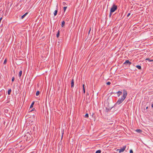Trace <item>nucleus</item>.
I'll list each match as a JSON object with an SVG mask.
<instances>
[{
	"label": "nucleus",
	"instance_id": "obj_1",
	"mask_svg": "<svg viewBox=\"0 0 153 153\" xmlns=\"http://www.w3.org/2000/svg\"><path fill=\"white\" fill-rule=\"evenodd\" d=\"M127 95V92L126 90H123V95L121 98H119L116 102L115 105H119L122 103L125 99Z\"/></svg>",
	"mask_w": 153,
	"mask_h": 153
},
{
	"label": "nucleus",
	"instance_id": "obj_2",
	"mask_svg": "<svg viewBox=\"0 0 153 153\" xmlns=\"http://www.w3.org/2000/svg\"><path fill=\"white\" fill-rule=\"evenodd\" d=\"M117 9V6L114 4H113L110 10L111 13H113Z\"/></svg>",
	"mask_w": 153,
	"mask_h": 153
},
{
	"label": "nucleus",
	"instance_id": "obj_3",
	"mask_svg": "<svg viewBox=\"0 0 153 153\" xmlns=\"http://www.w3.org/2000/svg\"><path fill=\"white\" fill-rule=\"evenodd\" d=\"M126 148V146H124L123 147V148H121L120 149H118L117 150H119V152L121 153L122 152H123L125 150Z\"/></svg>",
	"mask_w": 153,
	"mask_h": 153
},
{
	"label": "nucleus",
	"instance_id": "obj_4",
	"mask_svg": "<svg viewBox=\"0 0 153 153\" xmlns=\"http://www.w3.org/2000/svg\"><path fill=\"white\" fill-rule=\"evenodd\" d=\"M129 64V65H130L131 64V62H130L129 60H126L123 63V64L125 65L126 64Z\"/></svg>",
	"mask_w": 153,
	"mask_h": 153
},
{
	"label": "nucleus",
	"instance_id": "obj_5",
	"mask_svg": "<svg viewBox=\"0 0 153 153\" xmlns=\"http://www.w3.org/2000/svg\"><path fill=\"white\" fill-rule=\"evenodd\" d=\"M74 79H73L71 81V88L74 87Z\"/></svg>",
	"mask_w": 153,
	"mask_h": 153
},
{
	"label": "nucleus",
	"instance_id": "obj_6",
	"mask_svg": "<svg viewBox=\"0 0 153 153\" xmlns=\"http://www.w3.org/2000/svg\"><path fill=\"white\" fill-rule=\"evenodd\" d=\"M122 92L120 91H118L116 93V94H117V96L118 97H119L120 96V95L122 94Z\"/></svg>",
	"mask_w": 153,
	"mask_h": 153
},
{
	"label": "nucleus",
	"instance_id": "obj_7",
	"mask_svg": "<svg viewBox=\"0 0 153 153\" xmlns=\"http://www.w3.org/2000/svg\"><path fill=\"white\" fill-rule=\"evenodd\" d=\"M27 13H26L21 16V19H23L27 14Z\"/></svg>",
	"mask_w": 153,
	"mask_h": 153
},
{
	"label": "nucleus",
	"instance_id": "obj_8",
	"mask_svg": "<svg viewBox=\"0 0 153 153\" xmlns=\"http://www.w3.org/2000/svg\"><path fill=\"white\" fill-rule=\"evenodd\" d=\"M58 10H56L54 13V16H56Z\"/></svg>",
	"mask_w": 153,
	"mask_h": 153
},
{
	"label": "nucleus",
	"instance_id": "obj_9",
	"mask_svg": "<svg viewBox=\"0 0 153 153\" xmlns=\"http://www.w3.org/2000/svg\"><path fill=\"white\" fill-rule=\"evenodd\" d=\"M136 67L137 68L141 70V67L140 65H137L136 66Z\"/></svg>",
	"mask_w": 153,
	"mask_h": 153
},
{
	"label": "nucleus",
	"instance_id": "obj_10",
	"mask_svg": "<svg viewBox=\"0 0 153 153\" xmlns=\"http://www.w3.org/2000/svg\"><path fill=\"white\" fill-rule=\"evenodd\" d=\"M65 22L64 21H62V22L61 26L62 27H63L65 25Z\"/></svg>",
	"mask_w": 153,
	"mask_h": 153
},
{
	"label": "nucleus",
	"instance_id": "obj_11",
	"mask_svg": "<svg viewBox=\"0 0 153 153\" xmlns=\"http://www.w3.org/2000/svg\"><path fill=\"white\" fill-rule=\"evenodd\" d=\"M11 91V89H9L8 90L7 92L8 94L9 95L10 94V93Z\"/></svg>",
	"mask_w": 153,
	"mask_h": 153
},
{
	"label": "nucleus",
	"instance_id": "obj_12",
	"mask_svg": "<svg viewBox=\"0 0 153 153\" xmlns=\"http://www.w3.org/2000/svg\"><path fill=\"white\" fill-rule=\"evenodd\" d=\"M136 131L138 133H141L142 131L140 129H137Z\"/></svg>",
	"mask_w": 153,
	"mask_h": 153
},
{
	"label": "nucleus",
	"instance_id": "obj_13",
	"mask_svg": "<svg viewBox=\"0 0 153 153\" xmlns=\"http://www.w3.org/2000/svg\"><path fill=\"white\" fill-rule=\"evenodd\" d=\"M22 73V71H20L19 73V77H20L21 76Z\"/></svg>",
	"mask_w": 153,
	"mask_h": 153
},
{
	"label": "nucleus",
	"instance_id": "obj_14",
	"mask_svg": "<svg viewBox=\"0 0 153 153\" xmlns=\"http://www.w3.org/2000/svg\"><path fill=\"white\" fill-rule=\"evenodd\" d=\"M83 93L84 94L85 93V88L84 87V84L83 85Z\"/></svg>",
	"mask_w": 153,
	"mask_h": 153
},
{
	"label": "nucleus",
	"instance_id": "obj_15",
	"mask_svg": "<svg viewBox=\"0 0 153 153\" xmlns=\"http://www.w3.org/2000/svg\"><path fill=\"white\" fill-rule=\"evenodd\" d=\"M59 30H58V32L57 33V35H56V36L57 38H58L59 37Z\"/></svg>",
	"mask_w": 153,
	"mask_h": 153
},
{
	"label": "nucleus",
	"instance_id": "obj_16",
	"mask_svg": "<svg viewBox=\"0 0 153 153\" xmlns=\"http://www.w3.org/2000/svg\"><path fill=\"white\" fill-rule=\"evenodd\" d=\"M34 102H32V103L31 105L30 106V108H32L33 107V105H34Z\"/></svg>",
	"mask_w": 153,
	"mask_h": 153
},
{
	"label": "nucleus",
	"instance_id": "obj_17",
	"mask_svg": "<svg viewBox=\"0 0 153 153\" xmlns=\"http://www.w3.org/2000/svg\"><path fill=\"white\" fill-rule=\"evenodd\" d=\"M39 93H40L39 91H37L36 92V96H38L39 95Z\"/></svg>",
	"mask_w": 153,
	"mask_h": 153
},
{
	"label": "nucleus",
	"instance_id": "obj_18",
	"mask_svg": "<svg viewBox=\"0 0 153 153\" xmlns=\"http://www.w3.org/2000/svg\"><path fill=\"white\" fill-rule=\"evenodd\" d=\"M101 151L100 150L97 151L95 153H101Z\"/></svg>",
	"mask_w": 153,
	"mask_h": 153
},
{
	"label": "nucleus",
	"instance_id": "obj_19",
	"mask_svg": "<svg viewBox=\"0 0 153 153\" xmlns=\"http://www.w3.org/2000/svg\"><path fill=\"white\" fill-rule=\"evenodd\" d=\"M146 60H148L149 62H152L153 61V60H150L149 58H147L146 59Z\"/></svg>",
	"mask_w": 153,
	"mask_h": 153
},
{
	"label": "nucleus",
	"instance_id": "obj_20",
	"mask_svg": "<svg viewBox=\"0 0 153 153\" xmlns=\"http://www.w3.org/2000/svg\"><path fill=\"white\" fill-rule=\"evenodd\" d=\"M85 117L86 118L88 117V114L87 113L85 115Z\"/></svg>",
	"mask_w": 153,
	"mask_h": 153
},
{
	"label": "nucleus",
	"instance_id": "obj_21",
	"mask_svg": "<svg viewBox=\"0 0 153 153\" xmlns=\"http://www.w3.org/2000/svg\"><path fill=\"white\" fill-rule=\"evenodd\" d=\"M33 123L34 122L33 121L30 120L29 121V123L31 124H33Z\"/></svg>",
	"mask_w": 153,
	"mask_h": 153
},
{
	"label": "nucleus",
	"instance_id": "obj_22",
	"mask_svg": "<svg viewBox=\"0 0 153 153\" xmlns=\"http://www.w3.org/2000/svg\"><path fill=\"white\" fill-rule=\"evenodd\" d=\"M7 63V59H5L4 61V63H3V64H6Z\"/></svg>",
	"mask_w": 153,
	"mask_h": 153
},
{
	"label": "nucleus",
	"instance_id": "obj_23",
	"mask_svg": "<svg viewBox=\"0 0 153 153\" xmlns=\"http://www.w3.org/2000/svg\"><path fill=\"white\" fill-rule=\"evenodd\" d=\"M14 80H15V78L14 77H12V82H13L14 81Z\"/></svg>",
	"mask_w": 153,
	"mask_h": 153
},
{
	"label": "nucleus",
	"instance_id": "obj_24",
	"mask_svg": "<svg viewBox=\"0 0 153 153\" xmlns=\"http://www.w3.org/2000/svg\"><path fill=\"white\" fill-rule=\"evenodd\" d=\"M67 7H64L63 9H64V11H65V10H66V9H67Z\"/></svg>",
	"mask_w": 153,
	"mask_h": 153
},
{
	"label": "nucleus",
	"instance_id": "obj_25",
	"mask_svg": "<svg viewBox=\"0 0 153 153\" xmlns=\"http://www.w3.org/2000/svg\"><path fill=\"white\" fill-rule=\"evenodd\" d=\"M111 83V82H108L106 84H107V85H110Z\"/></svg>",
	"mask_w": 153,
	"mask_h": 153
},
{
	"label": "nucleus",
	"instance_id": "obj_26",
	"mask_svg": "<svg viewBox=\"0 0 153 153\" xmlns=\"http://www.w3.org/2000/svg\"><path fill=\"white\" fill-rule=\"evenodd\" d=\"M130 153H133V151L132 150H131V149L130 150Z\"/></svg>",
	"mask_w": 153,
	"mask_h": 153
},
{
	"label": "nucleus",
	"instance_id": "obj_27",
	"mask_svg": "<svg viewBox=\"0 0 153 153\" xmlns=\"http://www.w3.org/2000/svg\"><path fill=\"white\" fill-rule=\"evenodd\" d=\"M130 15V13H128L127 15V17H128Z\"/></svg>",
	"mask_w": 153,
	"mask_h": 153
},
{
	"label": "nucleus",
	"instance_id": "obj_28",
	"mask_svg": "<svg viewBox=\"0 0 153 153\" xmlns=\"http://www.w3.org/2000/svg\"><path fill=\"white\" fill-rule=\"evenodd\" d=\"M111 13V11H110V14H109V16L110 17H111V15H112V13Z\"/></svg>",
	"mask_w": 153,
	"mask_h": 153
},
{
	"label": "nucleus",
	"instance_id": "obj_29",
	"mask_svg": "<svg viewBox=\"0 0 153 153\" xmlns=\"http://www.w3.org/2000/svg\"><path fill=\"white\" fill-rule=\"evenodd\" d=\"M63 132H62V138L63 137Z\"/></svg>",
	"mask_w": 153,
	"mask_h": 153
},
{
	"label": "nucleus",
	"instance_id": "obj_30",
	"mask_svg": "<svg viewBox=\"0 0 153 153\" xmlns=\"http://www.w3.org/2000/svg\"><path fill=\"white\" fill-rule=\"evenodd\" d=\"M91 30V28H90V30L89 31V32H88V34H89L90 33V32Z\"/></svg>",
	"mask_w": 153,
	"mask_h": 153
},
{
	"label": "nucleus",
	"instance_id": "obj_31",
	"mask_svg": "<svg viewBox=\"0 0 153 153\" xmlns=\"http://www.w3.org/2000/svg\"><path fill=\"white\" fill-rule=\"evenodd\" d=\"M2 17H1L0 18V23H1V21L2 20Z\"/></svg>",
	"mask_w": 153,
	"mask_h": 153
},
{
	"label": "nucleus",
	"instance_id": "obj_32",
	"mask_svg": "<svg viewBox=\"0 0 153 153\" xmlns=\"http://www.w3.org/2000/svg\"><path fill=\"white\" fill-rule=\"evenodd\" d=\"M151 106L152 108H153V103L152 105Z\"/></svg>",
	"mask_w": 153,
	"mask_h": 153
},
{
	"label": "nucleus",
	"instance_id": "obj_33",
	"mask_svg": "<svg viewBox=\"0 0 153 153\" xmlns=\"http://www.w3.org/2000/svg\"><path fill=\"white\" fill-rule=\"evenodd\" d=\"M27 135H25V137H27Z\"/></svg>",
	"mask_w": 153,
	"mask_h": 153
},
{
	"label": "nucleus",
	"instance_id": "obj_34",
	"mask_svg": "<svg viewBox=\"0 0 153 153\" xmlns=\"http://www.w3.org/2000/svg\"><path fill=\"white\" fill-rule=\"evenodd\" d=\"M148 106H147V107H146V109H148Z\"/></svg>",
	"mask_w": 153,
	"mask_h": 153
},
{
	"label": "nucleus",
	"instance_id": "obj_35",
	"mask_svg": "<svg viewBox=\"0 0 153 153\" xmlns=\"http://www.w3.org/2000/svg\"><path fill=\"white\" fill-rule=\"evenodd\" d=\"M27 134H29V133H27Z\"/></svg>",
	"mask_w": 153,
	"mask_h": 153
}]
</instances>
